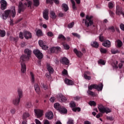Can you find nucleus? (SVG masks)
Listing matches in <instances>:
<instances>
[{
    "instance_id": "1",
    "label": "nucleus",
    "mask_w": 124,
    "mask_h": 124,
    "mask_svg": "<svg viewBox=\"0 0 124 124\" xmlns=\"http://www.w3.org/2000/svg\"><path fill=\"white\" fill-rule=\"evenodd\" d=\"M16 16V11H15V7H13L11 10H7L4 11V14L2 15V18L6 20L8 17L14 18Z\"/></svg>"
},
{
    "instance_id": "2",
    "label": "nucleus",
    "mask_w": 124,
    "mask_h": 124,
    "mask_svg": "<svg viewBox=\"0 0 124 124\" xmlns=\"http://www.w3.org/2000/svg\"><path fill=\"white\" fill-rule=\"evenodd\" d=\"M98 108L101 114H104V113H106V114H108V113H111V110L109 108H106L104 107L102 104L98 105Z\"/></svg>"
},
{
    "instance_id": "3",
    "label": "nucleus",
    "mask_w": 124,
    "mask_h": 124,
    "mask_svg": "<svg viewBox=\"0 0 124 124\" xmlns=\"http://www.w3.org/2000/svg\"><path fill=\"white\" fill-rule=\"evenodd\" d=\"M93 17L92 16L87 15L86 16V19L85 20V26L89 28V27H91L93 24Z\"/></svg>"
},
{
    "instance_id": "4",
    "label": "nucleus",
    "mask_w": 124,
    "mask_h": 124,
    "mask_svg": "<svg viewBox=\"0 0 124 124\" xmlns=\"http://www.w3.org/2000/svg\"><path fill=\"white\" fill-rule=\"evenodd\" d=\"M25 62H27V60L23 59V58H20L19 62H20L21 72L22 73H25L27 71V65Z\"/></svg>"
},
{
    "instance_id": "5",
    "label": "nucleus",
    "mask_w": 124,
    "mask_h": 124,
    "mask_svg": "<svg viewBox=\"0 0 124 124\" xmlns=\"http://www.w3.org/2000/svg\"><path fill=\"white\" fill-rule=\"evenodd\" d=\"M25 54L26 55H22L20 58H22V59L26 60V61H29L30 60V58H31V50H30L29 49L26 48L24 50Z\"/></svg>"
},
{
    "instance_id": "6",
    "label": "nucleus",
    "mask_w": 124,
    "mask_h": 124,
    "mask_svg": "<svg viewBox=\"0 0 124 124\" xmlns=\"http://www.w3.org/2000/svg\"><path fill=\"white\" fill-rule=\"evenodd\" d=\"M93 89L97 90L98 92L102 91V89H103V84H101L100 85H97L96 84H92L88 86V90L92 91Z\"/></svg>"
},
{
    "instance_id": "7",
    "label": "nucleus",
    "mask_w": 124,
    "mask_h": 124,
    "mask_svg": "<svg viewBox=\"0 0 124 124\" xmlns=\"http://www.w3.org/2000/svg\"><path fill=\"white\" fill-rule=\"evenodd\" d=\"M33 53L39 60H41L43 58V54L40 52V50L35 49L33 50Z\"/></svg>"
},
{
    "instance_id": "8",
    "label": "nucleus",
    "mask_w": 124,
    "mask_h": 124,
    "mask_svg": "<svg viewBox=\"0 0 124 124\" xmlns=\"http://www.w3.org/2000/svg\"><path fill=\"white\" fill-rule=\"evenodd\" d=\"M34 113L35 114V116H36L37 118H41L43 116V110L41 109H34Z\"/></svg>"
},
{
    "instance_id": "9",
    "label": "nucleus",
    "mask_w": 124,
    "mask_h": 124,
    "mask_svg": "<svg viewBox=\"0 0 124 124\" xmlns=\"http://www.w3.org/2000/svg\"><path fill=\"white\" fill-rule=\"evenodd\" d=\"M25 6L24 5H23V3H22L21 2H20L19 3L18 11V13H21V12L24 11V10L25 9V8H26V7L27 6V4L25 3Z\"/></svg>"
},
{
    "instance_id": "10",
    "label": "nucleus",
    "mask_w": 124,
    "mask_h": 124,
    "mask_svg": "<svg viewBox=\"0 0 124 124\" xmlns=\"http://www.w3.org/2000/svg\"><path fill=\"white\" fill-rule=\"evenodd\" d=\"M116 15H118V16H120V15H123V17H124V12L123 11L122 9L119 7V6H116Z\"/></svg>"
},
{
    "instance_id": "11",
    "label": "nucleus",
    "mask_w": 124,
    "mask_h": 124,
    "mask_svg": "<svg viewBox=\"0 0 124 124\" xmlns=\"http://www.w3.org/2000/svg\"><path fill=\"white\" fill-rule=\"evenodd\" d=\"M39 45H40V47H42V49H43V50L48 49V46L45 45V44H44V42L42 40L39 41Z\"/></svg>"
},
{
    "instance_id": "12",
    "label": "nucleus",
    "mask_w": 124,
    "mask_h": 124,
    "mask_svg": "<svg viewBox=\"0 0 124 124\" xmlns=\"http://www.w3.org/2000/svg\"><path fill=\"white\" fill-rule=\"evenodd\" d=\"M20 101H21V99L18 97H16L13 99V104L15 106H18L19 103H20Z\"/></svg>"
},
{
    "instance_id": "13",
    "label": "nucleus",
    "mask_w": 124,
    "mask_h": 124,
    "mask_svg": "<svg viewBox=\"0 0 124 124\" xmlns=\"http://www.w3.org/2000/svg\"><path fill=\"white\" fill-rule=\"evenodd\" d=\"M103 46L106 48H110L111 47V42L108 40H106L102 43Z\"/></svg>"
},
{
    "instance_id": "14",
    "label": "nucleus",
    "mask_w": 124,
    "mask_h": 124,
    "mask_svg": "<svg viewBox=\"0 0 124 124\" xmlns=\"http://www.w3.org/2000/svg\"><path fill=\"white\" fill-rule=\"evenodd\" d=\"M23 34L26 39H30V38H31V33L30 31H25L23 32Z\"/></svg>"
},
{
    "instance_id": "15",
    "label": "nucleus",
    "mask_w": 124,
    "mask_h": 124,
    "mask_svg": "<svg viewBox=\"0 0 124 124\" xmlns=\"http://www.w3.org/2000/svg\"><path fill=\"white\" fill-rule=\"evenodd\" d=\"M46 117L48 119V120H52L54 117V114H53V112L52 111L47 112L46 114Z\"/></svg>"
},
{
    "instance_id": "16",
    "label": "nucleus",
    "mask_w": 124,
    "mask_h": 124,
    "mask_svg": "<svg viewBox=\"0 0 124 124\" xmlns=\"http://www.w3.org/2000/svg\"><path fill=\"white\" fill-rule=\"evenodd\" d=\"M1 4V8L2 10H4V9H6V5H7V3L6 1L4 0H2L0 1Z\"/></svg>"
},
{
    "instance_id": "17",
    "label": "nucleus",
    "mask_w": 124,
    "mask_h": 124,
    "mask_svg": "<svg viewBox=\"0 0 124 124\" xmlns=\"http://www.w3.org/2000/svg\"><path fill=\"white\" fill-rule=\"evenodd\" d=\"M17 94L18 98L20 99L23 97V90L21 88H18L17 89Z\"/></svg>"
},
{
    "instance_id": "18",
    "label": "nucleus",
    "mask_w": 124,
    "mask_h": 124,
    "mask_svg": "<svg viewBox=\"0 0 124 124\" xmlns=\"http://www.w3.org/2000/svg\"><path fill=\"white\" fill-rule=\"evenodd\" d=\"M49 11L48 10H45L43 12V17L46 20H48L49 19Z\"/></svg>"
},
{
    "instance_id": "19",
    "label": "nucleus",
    "mask_w": 124,
    "mask_h": 124,
    "mask_svg": "<svg viewBox=\"0 0 124 124\" xmlns=\"http://www.w3.org/2000/svg\"><path fill=\"white\" fill-rule=\"evenodd\" d=\"M64 82L66 84V85H68L69 86H72V85H74V84L73 81L69 79L68 78H65Z\"/></svg>"
},
{
    "instance_id": "20",
    "label": "nucleus",
    "mask_w": 124,
    "mask_h": 124,
    "mask_svg": "<svg viewBox=\"0 0 124 124\" xmlns=\"http://www.w3.org/2000/svg\"><path fill=\"white\" fill-rule=\"evenodd\" d=\"M61 51V47H53L50 49L51 53H55L56 52H59Z\"/></svg>"
},
{
    "instance_id": "21",
    "label": "nucleus",
    "mask_w": 124,
    "mask_h": 124,
    "mask_svg": "<svg viewBox=\"0 0 124 124\" xmlns=\"http://www.w3.org/2000/svg\"><path fill=\"white\" fill-rule=\"evenodd\" d=\"M74 53L76 54L78 57V58H81V57L83 56V53H82L81 51H78L76 48L74 49Z\"/></svg>"
},
{
    "instance_id": "22",
    "label": "nucleus",
    "mask_w": 124,
    "mask_h": 124,
    "mask_svg": "<svg viewBox=\"0 0 124 124\" xmlns=\"http://www.w3.org/2000/svg\"><path fill=\"white\" fill-rule=\"evenodd\" d=\"M62 62L63 64H66V65H68L69 64V60L67 58L64 57L62 60Z\"/></svg>"
},
{
    "instance_id": "23",
    "label": "nucleus",
    "mask_w": 124,
    "mask_h": 124,
    "mask_svg": "<svg viewBox=\"0 0 124 124\" xmlns=\"http://www.w3.org/2000/svg\"><path fill=\"white\" fill-rule=\"evenodd\" d=\"M50 18L53 19V20H55L57 18V16L56 15V13H55V12L51 11L50 12V15H49Z\"/></svg>"
},
{
    "instance_id": "24",
    "label": "nucleus",
    "mask_w": 124,
    "mask_h": 124,
    "mask_svg": "<svg viewBox=\"0 0 124 124\" xmlns=\"http://www.w3.org/2000/svg\"><path fill=\"white\" fill-rule=\"evenodd\" d=\"M57 98H58L59 99H61V100L62 101H65L67 99H66V97H65L62 94H59L57 95Z\"/></svg>"
},
{
    "instance_id": "25",
    "label": "nucleus",
    "mask_w": 124,
    "mask_h": 124,
    "mask_svg": "<svg viewBox=\"0 0 124 124\" xmlns=\"http://www.w3.org/2000/svg\"><path fill=\"white\" fill-rule=\"evenodd\" d=\"M30 78H31V83H32L33 84H34L35 78H34V74L32 72H30Z\"/></svg>"
},
{
    "instance_id": "26",
    "label": "nucleus",
    "mask_w": 124,
    "mask_h": 124,
    "mask_svg": "<svg viewBox=\"0 0 124 124\" xmlns=\"http://www.w3.org/2000/svg\"><path fill=\"white\" fill-rule=\"evenodd\" d=\"M34 89L37 93L39 94L40 93V88H39V85H38V84H35L34 85Z\"/></svg>"
},
{
    "instance_id": "27",
    "label": "nucleus",
    "mask_w": 124,
    "mask_h": 124,
    "mask_svg": "<svg viewBox=\"0 0 124 124\" xmlns=\"http://www.w3.org/2000/svg\"><path fill=\"white\" fill-rule=\"evenodd\" d=\"M47 69L50 74L54 72V69L49 64H47Z\"/></svg>"
},
{
    "instance_id": "28",
    "label": "nucleus",
    "mask_w": 124,
    "mask_h": 124,
    "mask_svg": "<svg viewBox=\"0 0 124 124\" xmlns=\"http://www.w3.org/2000/svg\"><path fill=\"white\" fill-rule=\"evenodd\" d=\"M88 95H91V96H96V94L94 93L93 92L91 91L90 90H88L87 92Z\"/></svg>"
},
{
    "instance_id": "29",
    "label": "nucleus",
    "mask_w": 124,
    "mask_h": 124,
    "mask_svg": "<svg viewBox=\"0 0 124 124\" xmlns=\"http://www.w3.org/2000/svg\"><path fill=\"white\" fill-rule=\"evenodd\" d=\"M91 46H92V47H94V48H98L99 44H98V43L97 42H92L91 43Z\"/></svg>"
},
{
    "instance_id": "30",
    "label": "nucleus",
    "mask_w": 124,
    "mask_h": 124,
    "mask_svg": "<svg viewBox=\"0 0 124 124\" xmlns=\"http://www.w3.org/2000/svg\"><path fill=\"white\" fill-rule=\"evenodd\" d=\"M59 111L60 113H61V114H65V113H67V109L62 108V107Z\"/></svg>"
},
{
    "instance_id": "31",
    "label": "nucleus",
    "mask_w": 124,
    "mask_h": 124,
    "mask_svg": "<svg viewBox=\"0 0 124 124\" xmlns=\"http://www.w3.org/2000/svg\"><path fill=\"white\" fill-rule=\"evenodd\" d=\"M54 108L59 111L62 108V107L59 103H56L54 104Z\"/></svg>"
},
{
    "instance_id": "32",
    "label": "nucleus",
    "mask_w": 124,
    "mask_h": 124,
    "mask_svg": "<svg viewBox=\"0 0 124 124\" xmlns=\"http://www.w3.org/2000/svg\"><path fill=\"white\" fill-rule=\"evenodd\" d=\"M58 39H61V40H62V41H65V40H66V38H65V37H64L63 36V35L60 34L58 37Z\"/></svg>"
},
{
    "instance_id": "33",
    "label": "nucleus",
    "mask_w": 124,
    "mask_h": 124,
    "mask_svg": "<svg viewBox=\"0 0 124 124\" xmlns=\"http://www.w3.org/2000/svg\"><path fill=\"white\" fill-rule=\"evenodd\" d=\"M0 36L1 37H4L5 36V31L4 30H0Z\"/></svg>"
},
{
    "instance_id": "34",
    "label": "nucleus",
    "mask_w": 124,
    "mask_h": 124,
    "mask_svg": "<svg viewBox=\"0 0 124 124\" xmlns=\"http://www.w3.org/2000/svg\"><path fill=\"white\" fill-rule=\"evenodd\" d=\"M71 0V2H72V7H73V9H74V10H76V3H75V1H74V0Z\"/></svg>"
},
{
    "instance_id": "35",
    "label": "nucleus",
    "mask_w": 124,
    "mask_h": 124,
    "mask_svg": "<svg viewBox=\"0 0 124 124\" xmlns=\"http://www.w3.org/2000/svg\"><path fill=\"white\" fill-rule=\"evenodd\" d=\"M36 34L37 36H42L43 35V33H42V31L40 30H38L36 32Z\"/></svg>"
},
{
    "instance_id": "36",
    "label": "nucleus",
    "mask_w": 124,
    "mask_h": 124,
    "mask_svg": "<svg viewBox=\"0 0 124 124\" xmlns=\"http://www.w3.org/2000/svg\"><path fill=\"white\" fill-rule=\"evenodd\" d=\"M62 9L64 10V11L66 12L68 10V6L66 5V4H62Z\"/></svg>"
},
{
    "instance_id": "37",
    "label": "nucleus",
    "mask_w": 124,
    "mask_h": 124,
    "mask_svg": "<svg viewBox=\"0 0 124 124\" xmlns=\"http://www.w3.org/2000/svg\"><path fill=\"white\" fill-rule=\"evenodd\" d=\"M116 42L117 43V47L120 48L121 46H123V42H122L121 40H118L116 41Z\"/></svg>"
},
{
    "instance_id": "38",
    "label": "nucleus",
    "mask_w": 124,
    "mask_h": 124,
    "mask_svg": "<svg viewBox=\"0 0 124 124\" xmlns=\"http://www.w3.org/2000/svg\"><path fill=\"white\" fill-rule=\"evenodd\" d=\"M100 51L102 54H106L107 53V49L102 47L100 49Z\"/></svg>"
},
{
    "instance_id": "39",
    "label": "nucleus",
    "mask_w": 124,
    "mask_h": 124,
    "mask_svg": "<svg viewBox=\"0 0 124 124\" xmlns=\"http://www.w3.org/2000/svg\"><path fill=\"white\" fill-rule=\"evenodd\" d=\"M111 54H118V53H120V51H119V50H116L114 48L111 49Z\"/></svg>"
},
{
    "instance_id": "40",
    "label": "nucleus",
    "mask_w": 124,
    "mask_h": 124,
    "mask_svg": "<svg viewBox=\"0 0 124 124\" xmlns=\"http://www.w3.org/2000/svg\"><path fill=\"white\" fill-rule=\"evenodd\" d=\"M30 117V114L28 112H25L23 114V119H27V118H29Z\"/></svg>"
},
{
    "instance_id": "41",
    "label": "nucleus",
    "mask_w": 124,
    "mask_h": 124,
    "mask_svg": "<svg viewBox=\"0 0 124 124\" xmlns=\"http://www.w3.org/2000/svg\"><path fill=\"white\" fill-rule=\"evenodd\" d=\"M34 5L35 6H38L39 5V0H33Z\"/></svg>"
},
{
    "instance_id": "42",
    "label": "nucleus",
    "mask_w": 124,
    "mask_h": 124,
    "mask_svg": "<svg viewBox=\"0 0 124 124\" xmlns=\"http://www.w3.org/2000/svg\"><path fill=\"white\" fill-rule=\"evenodd\" d=\"M84 77L85 79L86 80H91L92 79V77L91 76H89L87 75L86 74L84 75Z\"/></svg>"
},
{
    "instance_id": "43",
    "label": "nucleus",
    "mask_w": 124,
    "mask_h": 124,
    "mask_svg": "<svg viewBox=\"0 0 124 124\" xmlns=\"http://www.w3.org/2000/svg\"><path fill=\"white\" fill-rule=\"evenodd\" d=\"M73 111L74 112H76V111H78V112H80L81 111V108H74L72 109Z\"/></svg>"
},
{
    "instance_id": "44",
    "label": "nucleus",
    "mask_w": 124,
    "mask_h": 124,
    "mask_svg": "<svg viewBox=\"0 0 124 124\" xmlns=\"http://www.w3.org/2000/svg\"><path fill=\"white\" fill-rule=\"evenodd\" d=\"M89 104L91 106H95V105H96V103L93 101L89 102Z\"/></svg>"
},
{
    "instance_id": "45",
    "label": "nucleus",
    "mask_w": 124,
    "mask_h": 124,
    "mask_svg": "<svg viewBox=\"0 0 124 124\" xmlns=\"http://www.w3.org/2000/svg\"><path fill=\"white\" fill-rule=\"evenodd\" d=\"M108 6L109 8H110V9H112V8L114 7V3H113V2H110L108 3Z\"/></svg>"
},
{
    "instance_id": "46",
    "label": "nucleus",
    "mask_w": 124,
    "mask_h": 124,
    "mask_svg": "<svg viewBox=\"0 0 124 124\" xmlns=\"http://www.w3.org/2000/svg\"><path fill=\"white\" fill-rule=\"evenodd\" d=\"M70 106H71V108H74L75 107H76V105L75 104V102H74L73 101H72L70 103Z\"/></svg>"
},
{
    "instance_id": "47",
    "label": "nucleus",
    "mask_w": 124,
    "mask_h": 124,
    "mask_svg": "<svg viewBox=\"0 0 124 124\" xmlns=\"http://www.w3.org/2000/svg\"><path fill=\"white\" fill-rule=\"evenodd\" d=\"M73 26H74V22H72V23L69 24L68 25V28H69V29H71V28H73Z\"/></svg>"
},
{
    "instance_id": "48",
    "label": "nucleus",
    "mask_w": 124,
    "mask_h": 124,
    "mask_svg": "<svg viewBox=\"0 0 124 124\" xmlns=\"http://www.w3.org/2000/svg\"><path fill=\"white\" fill-rule=\"evenodd\" d=\"M63 46L64 47V48L65 49V50H68V49H69V46L67 44H63Z\"/></svg>"
},
{
    "instance_id": "49",
    "label": "nucleus",
    "mask_w": 124,
    "mask_h": 124,
    "mask_svg": "<svg viewBox=\"0 0 124 124\" xmlns=\"http://www.w3.org/2000/svg\"><path fill=\"white\" fill-rule=\"evenodd\" d=\"M26 107L28 108H31L32 107V105H31V102H28L26 103Z\"/></svg>"
},
{
    "instance_id": "50",
    "label": "nucleus",
    "mask_w": 124,
    "mask_h": 124,
    "mask_svg": "<svg viewBox=\"0 0 124 124\" xmlns=\"http://www.w3.org/2000/svg\"><path fill=\"white\" fill-rule=\"evenodd\" d=\"M72 34H73L74 36H75V37H78V38H80V35L77 33H72Z\"/></svg>"
},
{
    "instance_id": "51",
    "label": "nucleus",
    "mask_w": 124,
    "mask_h": 124,
    "mask_svg": "<svg viewBox=\"0 0 124 124\" xmlns=\"http://www.w3.org/2000/svg\"><path fill=\"white\" fill-rule=\"evenodd\" d=\"M99 40L101 41V42H103L104 41V37H103L102 35H100L99 36Z\"/></svg>"
},
{
    "instance_id": "52",
    "label": "nucleus",
    "mask_w": 124,
    "mask_h": 124,
    "mask_svg": "<svg viewBox=\"0 0 124 124\" xmlns=\"http://www.w3.org/2000/svg\"><path fill=\"white\" fill-rule=\"evenodd\" d=\"M10 112L12 115H14L16 113V109L15 108H12L10 110Z\"/></svg>"
},
{
    "instance_id": "53",
    "label": "nucleus",
    "mask_w": 124,
    "mask_h": 124,
    "mask_svg": "<svg viewBox=\"0 0 124 124\" xmlns=\"http://www.w3.org/2000/svg\"><path fill=\"white\" fill-rule=\"evenodd\" d=\"M19 38L23 39L24 38V33L20 32L19 33Z\"/></svg>"
},
{
    "instance_id": "54",
    "label": "nucleus",
    "mask_w": 124,
    "mask_h": 124,
    "mask_svg": "<svg viewBox=\"0 0 124 124\" xmlns=\"http://www.w3.org/2000/svg\"><path fill=\"white\" fill-rule=\"evenodd\" d=\"M99 63H101V64H102L103 65H105V61L102 60H100L99 61Z\"/></svg>"
},
{
    "instance_id": "55",
    "label": "nucleus",
    "mask_w": 124,
    "mask_h": 124,
    "mask_svg": "<svg viewBox=\"0 0 124 124\" xmlns=\"http://www.w3.org/2000/svg\"><path fill=\"white\" fill-rule=\"evenodd\" d=\"M103 114L101 113H99L98 114L96 115V118H97V119L100 118V117H102Z\"/></svg>"
},
{
    "instance_id": "56",
    "label": "nucleus",
    "mask_w": 124,
    "mask_h": 124,
    "mask_svg": "<svg viewBox=\"0 0 124 124\" xmlns=\"http://www.w3.org/2000/svg\"><path fill=\"white\" fill-rule=\"evenodd\" d=\"M107 119L109 121H114V118L112 117L108 116Z\"/></svg>"
},
{
    "instance_id": "57",
    "label": "nucleus",
    "mask_w": 124,
    "mask_h": 124,
    "mask_svg": "<svg viewBox=\"0 0 124 124\" xmlns=\"http://www.w3.org/2000/svg\"><path fill=\"white\" fill-rule=\"evenodd\" d=\"M32 4V2L31 1H29L28 2V7H30V6H31Z\"/></svg>"
},
{
    "instance_id": "58",
    "label": "nucleus",
    "mask_w": 124,
    "mask_h": 124,
    "mask_svg": "<svg viewBox=\"0 0 124 124\" xmlns=\"http://www.w3.org/2000/svg\"><path fill=\"white\" fill-rule=\"evenodd\" d=\"M48 36H50L52 37L54 35V34H53V33L52 32H48L47 33Z\"/></svg>"
},
{
    "instance_id": "59",
    "label": "nucleus",
    "mask_w": 124,
    "mask_h": 124,
    "mask_svg": "<svg viewBox=\"0 0 124 124\" xmlns=\"http://www.w3.org/2000/svg\"><path fill=\"white\" fill-rule=\"evenodd\" d=\"M62 74H64V75H67V71L65 69H64L62 72Z\"/></svg>"
},
{
    "instance_id": "60",
    "label": "nucleus",
    "mask_w": 124,
    "mask_h": 124,
    "mask_svg": "<svg viewBox=\"0 0 124 124\" xmlns=\"http://www.w3.org/2000/svg\"><path fill=\"white\" fill-rule=\"evenodd\" d=\"M67 124H73V120L71 119L69 120Z\"/></svg>"
},
{
    "instance_id": "61",
    "label": "nucleus",
    "mask_w": 124,
    "mask_h": 124,
    "mask_svg": "<svg viewBox=\"0 0 124 124\" xmlns=\"http://www.w3.org/2000/svg\"><path fill=\"white\" fill-rule=\"evenodd\" d=\"M36 124H41V122L38 119H36L35 120Z\"/></svg>"
},
{
    "instance_id": "62",
    "label": "nucleus",
    "mask_w": 124,
    "mask_h": 124,
    "mask_svg": "<svg viewBox=\"0 0 124 124\" xmlns=\"http://www.w3.org/2000/svg\"><path fill=\"white\" fill-rule=\"evenodd\" d=\"M79 99H80V97H78V96L74 97V100L78 101V100H79Z\"/></svg>"
},
{
    "instance_id": "63",
    "label": "nucleus",
    "mask_w": 124,
    "mask_h": 124,
    "mask_svg": "<svg viewBox=\"0 0 124 124\" xmlns=\"http://www.w3.org/2000/svg\"><path fill=\"white\" fill-rule=\"evenodd\" d=\"M51 102H54L55 101V97H51L50 99Z\"/></svg>"
},
{
    "instance_id": "64",
    "label": "nucleus",
    "mask_w": 124,
    "mask_h": 124,
    "mask_svg": "<svg viewBox=\"0 0 124 124\" xmlns=\"http://www.w3.org/2000/svg\"><path fill=\"white\" fill-rule=\"evenodd\" d=\"M44 124H50V122H49V121L45 120Z\"/></svg>"
}]
</instances>
